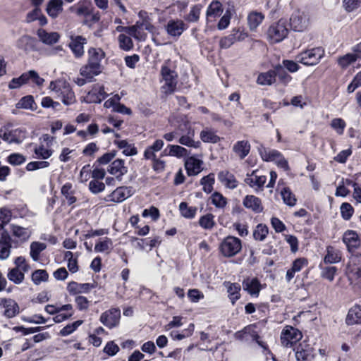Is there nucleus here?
I'll return each mask as SVG.
<instances>
[{
    "mask_svg": "<svg viewBox=\"0 0 361 361\" xmlns=\"http://www.w3.org/2000/svg\"><path fill=\"white\" fill-rule=\"evenodd\" d=\"M281 195L286 205L294 207L296 204L297 199L289 188H283L281 191Z\"/></svg>",
    "mask_w": 361,
    "mask_h": 361,
    "instance_id": "09e8293b",
    "label": "nucleus"
},
{
    "mask_svg": "<svg viewBox=\"0 0 361 361\" xmlns=\"http://www.w3.org/2000/svg\"><path fill=\"white\" fill-rule=\"evenodd\" d=\"M297 361H311L314 357V350L306 341L300 343L295 348Z\"/></svg>",
    "mask_w": 361,
    "mask_h": 361,
    "instance_id": "2eb2a0df",
    "label": "nucleus"
},
{
    "mask_svg": "<svg viewBox=\"0 0 361 361\" xmlns=\"http://www.w3.org/2000/svg\"><path fill=\"white\" fill-rule=\"evenodd\" d=\"M347 270L348 274L355 279L361 278V259L355 258L350 261L348 266Z\"/></svg>",
    "mask_w": 361,
    "mask_h": 361,
    "instance_id": "a19ab883",
    "label": "nucleus"
},
{
    "mask_svg": "<svg viewBox=\"0 0 361 361\" xmlns=\"http://www.w3.org/2000/svg\"><path fill=\"white\" fill-rule=\"evenodd\" d=\"M63 0H49L47 4L46 12L50 18L55 19L63 12Z\"/></svg>",
    "mask_w": 361,
    "mask_h": 361,
    "instance_id": "b1692460",
    "label": "nucleus"
},
{
    "mask_svg": "<svg viewBox=\"0 0 361 361\" xmlns=\"http://www.w3.org/2000/svg\"><path fill=\"white\" fill-rule=\"evenodd\" d=\"M108 172L114 176L116 178L121 180L122 176L128 172V169L125 166L124 161L118 159L109 166Z\"/></svg>",
    "mask_w": 361,
    "mask_h": 361,
    "instance_id": "aec40b11",
    "label": "nucleus"
},
{
    "mask_svg": "<svg viewBox=\"0 0 361 361\" xmlns=\"http://www.w3.org/2000/svg\"><path fill=\"white\" fill-rule=\"evenodd\" d=\"M49 89L56 94V97L61 99L64 105L69 106L76 102L75 93L68 82L61 80L51 81Z\"/></svg>",
    "mask_w": 361,
    "mask_h": 361,
    "instance_id": "f257e3e1",
    "label": "nucleus"
},
{
    "mask_svg": "<svg viewBox=\"0 0 361 361\" xmlns=\"http://www.w3.org/2000/svg\"><path fill=\"white\" fill-rule=\"evenodd\" d=\"M27 83H28V81H27V72H26V73H23L18 78H13L8 84V88L9 89H17Z\"/></svg>",
    "mask_w": 361,
    "mask_h": 361,
    "instance_id": "680f3d73",
    "label": "nucleus"
},
{
    "mask_svg": "<svg viewBox=\"0 0 361 361\" xmlns=\"http://www.w3.org/2000/svg\"><path fill=\"white\" fill-rule=\"evenodd\" d=\"M324 55V49L321 47H317L300 52L296 56L295 59L305 66H315L320 62Z\"/></svg>",
    "mask_w": 361,
    "mask_h": 361,
    "instance_id": "7ed1b4c3",
    "label": "nucleus"
},
{
    "mask_svg": "<svg viewBox=\"0 0 361 361\" xmlns=\"http://www.w3.org/2000/svg\"><path fill=\"white\" fill-rule=\"evenodd\" d=\"M47 248L46 244L40 242H32L30 244V255L35 262L39 259L40 253Z\"/></svg>",
    "mask_w": 361,
    "mask_h": 361,
    "instance_id": "c03bdc74",
    "label": "nucleus"
},
{
    "mask_svg": "<svg viewBox=\"0 0 361 361\" xmlns=\"http://www.w3.org/2000/svg\"><path fill=\"white\" fill-rule=\"evenodd\" d=\"M218 179L228 188L234 189L238 186V181L234 175L228 171H220L218 174Z\"/></svg>",
    "mask_w": 361,
    "mask_h": 361,
    "instance_id": "c85d7f7f",
    "label": "nucleus"
},
{
    "mask_svg": "<svg viewBox=\"0 0 361 361\" xmlns=\"http://www.w3.org/2000/svg\"><path fill=\"white\" fill-rule=\"evenodd\" d=\"M264 18L262 13L253 11L247 16V23L251 30H255L256 28L262 23Z\"/></svg>",
    "mask_w": 361,
    "mask_h": 361,
    "instance_id": "37998d69",
    "label": "nucleus"
},
{
    "mask_svg": "<svg viewBox=\"0 0 361 361\" xmlns=\"http://www.w3.org/2000/svg\"><path fill=\"white\" fill-rule=\"evenodd\" d=\"M48 278L49 274L44 269H37L32 274V281L35 285L47 281Z\"/></svg>",
    "mask_w": 361,
    "mask_h": 361,
    "instance_id": "13d9d810",
    "label": "nucleus"
},
{
    "mask_svg": "<svg viewBox=\"0 0 361 361\" xmlns=\"http://www.w3.org/2000/svg\"><path fill=\"white\" fill-rule=\"evenodd\" d=\"M112 248V240L108 237H104L98 240L94 246V252L109 253Z\"/></svg>",
    "mask_w": 361,
    "mask_h": 361,
    "instance_id": "4c0bfd02",
    "label": "nucleus"
},
{
    "mask_svg": "<svg viewBox=\"0 0 361 361\" xmlns=\"http://www.w3.org/2000/svg\"><path fill=\"white\" fill-rule=\"evenodd\" d=\"M214 183V174L209 173V175L204 176L200 180V184L202 185L203 190L209 194L213 190V185Z\"/></svg>",
    "mask_w": 361,
    "mask_h": 361,
    "instance_id": "4d7b16f0",
    "label": "nucleus"
},
{
    "mask_svg": "<svg viewBox=\"0 0 361 361\" xmlns=\"http://www.w3.org/2000/svg\"><path fill=\"white\" fill-rule=\"evenodd\" d=\"M274 72L276 79L278 78L284 85H287L292 80V77L287 73L281 65L276 66L274 69Z\"/></svg>",
    "mask_w": 361,
    "mask_h": 361,
    "instance_id": "de8ad7c7",
    "label": "nucleus"
},
{
    "mask_svg": "<svg viewBox=\"0 0 361 361\" xmlns=\"http://www.w3.org/2000/svg\"><path fill=\"white\" fill-rule=\"evenodd\" d=\"M250 336L252 340L255 341L259 345H261L259 339V336L257 334L256 331L253 330V328L250 326H247L243 329L241 331H238L235 334V338L238 339H248L247 336Z\"/></svg>",
    "mask_w": 361,
    "mask_h": 361,
    "instance_id": "79ce46f5",
    "label": "nucleus"
},
{
    "mask_svg": "<svg viewBox=\"0 0 361 361\" xmlns=\"http://www.w3.org/2000/svg\"><path fill=\"white\" fill-rule=\"evenodd\" d=\"M185 131L180 126L179 130L181 132V135L178 142L184 146L197 149L200 147L201 142L198 140H195V133L194 128L188 123H184Z\"/></svg>",
    "mask_w": 361,
    "mask_h": 361,
    "instance_id": "6e6552de",
    "label": "nucleus"
},
{
    "mask_svg": "<svg viewBox=\"0 0 361 361\" xmlns=\"http://www.w3.org/2000/svg\"><path fill=\"white\" fill-rule=\"evenodd\" d=\"M212 203L218 208H224L227 204L226 197L221 193L215 192L211 197Z\"/></svg>",
    "mask_w": 361,
    "mask_h": 361,
    "instance_id": "774afa93",
    "label": "nucleus"
},
{
    "mask_svg": "<svg viewBox=\"0 0 361 361\" xmlns=\"http://www.w3.org/2000/svg\"><path fill=\"white\" fill-rule=\"evenodd\" d=\"M168 155L171 157H176L177 158H182L189 154V152L185 147L176 145H169L167 148L164 149L162 155Z\"/></svg>",
    "mask_w": 361,
    "mask_h": 361,
    "instance_id": "2f4dec72",
    "label": "nucleus"
},
{
    "mask_svg": "<svg viewBox=\"0 0 361 361\" xmlns=\"http://www.w3.org/2000/svg\"><path fill=\"white\" fill-rule=\"evenodd\" d=\"M133 195L131 187H118L111 194L104 197L106 202H122Z\"/></svg>",
    "mask_w": 361,
    "mask_h": 361,
    "instance_id": "4468645a",
    "label": "nucleus"
},
{
    "mask_svg": "<svg viewBox=\"0 0 361 361\" xmlns=\"http://www.w3.org/2000/svg\"><path fill=\"white\" fill-rule=\"evenodd\" d=\"M232 14L233 13L231 9L228 8L226 11L224 16L221 18L217 24V27L219 30H222L228 27Z\"/></svg>",
    "mask_w": 361,
    "mask_h": 361,
    "instance_id": "69168bd1",
    "label": "nucleus"
},
{
    "mask_svg": "<svg viewBox=\"0 0 361 361\" xmlns=\"http://www.w3.org/2000/svg\"><path fill=\"white\" fill-rule=\"evenodd\" d=\"M266 181L267 177L260 174L258 170H254L251 173H247L245 178V183L255 192L263 190Z\"/></svg>",
    "mask_w": 361,
    "mask_h": 361,
    "instance_id": "ddd939ff",
    "label": "nucleus"
},
{
    "mask_svg": "<svg viewBox=\"0 0 361 361\" xmlns=\"http://www.w3.org/2000/svg\"><path fill=\"white\" fill-rule=\"evenodd\" d=\"M34 153L37 159H47L52 155L53 150L42 145L35 148Z\"/></svg>",
    "mask_w": 361,
    "mask_h": 361,
    "instance_id": "052dcab7",
    "label": "nucleus"
},
{
    "mask_svg": "<svg viewBox=\"0 0 361 361\" xmlns=\"http://www.w3.org/2000/svg\"><path fill=\"white\" fill-rule=\"evenodd\" d=\"M107 95L104 86L97 84L94 85L92 89L88 92L87 99L89 102L100 103Z\"/></svg>",
    "mask_w": 361,
    "mask_h": 361,
    "instance_id": "412c9836",
    "label": "nucleus"
},
{
    "mask_svg": "<svg viewBox=\"0 0 361 361\" xmlns=\"http://www.w3.org/2000/svg\"><path fill=\"white\" fill-rule=\"evenodd\" d=\"M341 260V252L331 245L326 247V255L324 258L325 264H335Z\"/></svg>",
    "mask_w": 361,
    "mask_h": 361,
    "instance_id": "72a5a7b5",
    "label": "nucleus"
},
{
    "mask_svg": "<svg viewBox=\"0 0 361 361\" xmlns=\"http://www.w3.org/2000/svg\"><path fill=\"white\" fill-rule=\"evenodd\" d=\"M342 4L347 13H351L360 8L361 0H343Z\"/></svg>",
    "mask_w": 361,
    "mask_h": 361,
    "instance_id": "338daca9",
    "label": "nucleus"
},
{
    "mask_svg": "<svg viewBox=\"0 0 361 361\" xmlns=\"http://www.w3.org/2000/svg\"><path fill=\"white\" fill-rule=\"evenodd\" d=\"M200 137L203 142L216 144L221 140V137L217 135L214 130L206 128L200 132Z\"/></svg>",
    "mask_w": 361,
    "mask_h": 361,
    "instance_id": "58836bf2",
    "label": "nucleus"
},
{
    "mask_svg": "<svg viewBox=\"0 0 361 361\" xmlns=\"http://www.w3.org/2000/svg\"><path fill=\"white\" fill-rule=\"evenodd\" d=\"M20 312L18 304L11 298H0V314L7 319H11Z\"/></svg>",
    "mask_w": 361,
    "mask_h": 361,
    "instance_id": "9d476101",
    "label": "nucleus"
},
{
    "mask_svg": "<svg viewBox=\"0 0 361 361\" xmlns=\"http://www.w3.org/2000/svg\"><path fill=\"white\" fill-rule=\"evenodd\" d=\"M180 214L186 219H193L197 211L196 207H190L186 202H181L179 204Z\"/></svg>",
    "mask_w": 361,
    "mask_h": 361,
    "instance_id": "8fccbe9b",
    "label": "nucleus"
},
{
    "mask_svg": "<svg viewBox=\"0 0 361 361\" xmlns=\"http://www.w3.org/2000/svg\"><path fill=\"white\" fill-rule=\"evenodd\" d=\"M105 57V53L101 48L92 47L88 50V63L102 68L101 62Z\"/></svg>",
    "mask_w": 361,
    "mask_h": 361,
    "instance_id": "7c9ffc66",
    "label": "nucleus"
},
{
    "mask_svg": "<svg viewBox=\"0 0 361 361\" xmlns=\"http://www.w3.org/2000/svg\"><path fill=\"white\" fill-rule=\"evenodd\" d=\"M10 125L0 128V137L8 144H20L27 137V131L23 128L9 129Z\"/></svg>",
    "mask_w": 361,
    "mask_h": 361,
    "instance_id": "20e7f679",
    "label": "nucleus"
},
{
    "mask_svg": "<svg viewBox=\"0 0 361 361\" xmlns=\"http://www.w3.org/2000/svg\"><path fill=\"white\" fill-rule=\"evenodd\" d=\"M243 288L250 295L258 297L262 285L257 278H247L243 281Z\"/></svg>",
    "mask_w": 361,
    "mask_h": 361,
    "instance_id": "a211bd4d",
    "label": "nucleus"
},
{
    "mask_svg": "<svg viewBox=\"0 0 361 361\" xmlns=\"http://www.w3.org/2000/svg\"><path fill=\"white\" fill-rule=\"evenodd\" d=\"M200 226L206 230H211L215 225L214 216L212 214H207L199 219Z\"/></svg>",
    "mask_w": 361,
    "mask_h": 361,
    "instance_id": "5fc2aeb1",
    "label": "nucleus"
},
{
    "mask_svg": "<svg viewBox=\"0 0 361 361\" xmlns=\"http://www.w3.org/2000/svg\"><path fill=\"white\" fill-rule=\"evenodd\" d=\"M343 242L346 245L348 251L353 255H361V236L355 231L347 230L343 235Z\"/></svg>",
    "mask_w": 361,
    "mask_h": 361,
    "instance_id": "0eeeda50",
    "label": "nucleus"
},
{
    "mask_svg": "<svg viewBox=\"0 0 361 361\" xmlns=\"http://www.w3.org/2000/svg\"><path fill=\"white\" fill-rule=\"evenodd\" d=\"M243 205L247 208L252 209L256 213L262 212L263 207L262 204L261 200L254 195H247L243 200Z\"/></svg>",
    "mask_w": 361,
    "mask_h": 361,
    "instance_id": "c756f323",
    "label": "nucleus"
},
{
    "mask_svg": "<svg viewBox=\"0 0 361 361\" xmlns=\"http://www.w3.org/2000/svg\"><path fill=\"white\" fill-rule=\"evenodd\" d=\"M11 228L13 235L22 240H27L30 236L27 228L13 224L11 226Z\"/></svg>",
    "mask_w": 361,
    "mask_h": 361,
    "instance_id": "864d4df0",
    "label": "nucleus"
},
{
    "mask_svg": "<svg viewBox=\"0 0 361 361\" xmlns=\"http://www.w3.org/2000/svg\"><path fill=\"white\" fill-rule=\"evenodd\" d=\"M164 142L161 139H157L151 145L147 147L144 152L145 159H154L157 157L156 152H159L164 147Z\"/></svg>",
    "mask_w": 361,
    "mask_h": 361,
    "instance_id": "c9c22d12",
    "label": "nucleus"
},
{
    "mask_svg": "<svg viewBox=\"0 0 361 361\" xmlns=\"http://www.w3.org/2000/svg\"><path fill=\"white\" fill-rule=\"evenodd\" d=\"M242 249L241 240L234 236L226 237L220 243V252L226 257L236 255Z\"/></svg>",
    "mask_w": 361,
    "mask_h": 361,
    "instance_id": "423d86ee",
    "label": "nucleus"
},
{
    "mask_svg": "<svg viewBox=\"0 0 361 361\" xmlns=\"http://www.w3.org/2000/svg\"><path fill=\"white\" fill-rule=\"evenodd\" d=\"M86 42V39L82 36L71 37V42L69 44V47L76 57H80L84 54L83 46Z\"/></svg>",
    "mask_w": 361,
    "mask_h": 361,
    "instance_id": "a878e982",
    "label": "nucleus"
},
{
    "mask_svg": "<svg viewBox=\"0 0 361 361\" xmlns=\"http://www.w3.org/2000/svg\"><path fill=\"white\" fill-rule=\"evenodd\" d=\"M269 233L268 227L264 224H258L253 232L256 240L263 241Z\"/></svg>",
    "mask_w": 361,
    "mask_h": 361,
    "instance_id": "bf43d9fd",
    "label": "nucleus"
},
{
    "mask_svg": "<svg viewBox=\"0 0 361 361\" xmlns=\"http://www.w3.org/2000/svg\"><path fill=\"white\" fill-rule=\"evenodd\" d=\"M96 287L94 283H79L75 281L70 282L67 286V290L71 295L88 293Z\"/></svg>",
    "mask_w": 361,
    "mask_h": 361,
    "instance_id": "dca6fc26",
    "label": "nucleus"
},
{
    "mask_svg": "<svg viewBox=\"0 0 361 361\" xmlns=\"http://www.w3.org/2000/svg\"><path fill=\"white\" fill-rule=\"evenodd\" d=\"M224 286L226 288L228 293V298L231 300L233 305L240 298V285L238 283H231L229 281H225Z\"/></svg>",
    "mask_w": 361,
    "mask_h": 361,
    "instance_id": "bb28decb",
    "label": "nucleus"
},
{
    "mask_svg": "<svg viewBox=\"0 0 361 361\" xmlns=\"http://www.w3.org/2000/svg\"><path fill=\"white\" fill-rule=\"evenodd\" d=\"M202 5L197 4L190 8L189 13L185 17V20L189 22H197L200 18Z\"/></svg>",
    "mask_w": 361,
    "mask_h": 361,
    "instance_id": "0e129e2a",
    "label": "nucleus"
},
{
    "mask_svg": "<svg viewBox=\"0 0 361 361\" xmlns=\"http://www.w3.org/2000/svg\"><path fill=\"white\" fill-rule=\"evenodd\" d=\"M170 61H165L161 68V75L164 85L161 86L163 92L166 94H172L176 89L178 83V75L176 72L170 68Z\"/></svg>",
    "mask_w": 361,
    "mask_h": 361,
    "instance_id": "f03ea898",
    "label": "nucleus"
},
{
    "mask_svg": "<svg viewBox=\"0 0 361 361\" xmlns=\"http://www.w3.org/2000/svg\"><path fill=\"white\" fill-rule=\"evenodd\" d=\"M203 161L193 157H189L185 162V168L189 176H196L202 170Z\"/></svg>",
    "mask_w": 361,
    "mask_h": 361,
    "instance_id": "4be33fe9",
    "label": "nucleus"
},
{
    "mask_svg": "<svg viewBox=\"0 0 361 361\" xmlns=\"http://www.w3.org/2000/svg\"><path fill=\"white\" fill-rule=\"evenodd\" d=\"M12 239L9 234L4 231L0 238V259L4 260L8 258L11 254Z\"/></svg>",
    "mask_w": 361,
    "mask_h": 361,
    "instance_id": "6ab92c4d",
    "label": "nucleus"
},
{
    "mask_svg": "<svg viewBox=\"0 0 361 361\" xmlns=\"http://www.w3.org/2000/svg\"><path fill=\"white\" fill-rule=\"evenodd\" d=\"M121 310L119 308H111L100 316V322L109 329H112L119 324Z\"/></svg>",
    "mask_w": 361,
    "mask_h": 361,
    "instance_id": "f8f14e48",
    "label": "nucleus"
},
{
    "mask_svg": "<svg viewBox=\"0 0 361 361\" xmlns=\"http://www.w3.org/2000/svg\"><path fill=\"white\" fill-rule=\"evenodd\" d=\"M37 35L39 40L47 45L56 44L60 39V35L57 32H49L42 28L37 30Z\"/></svg>",
    "mask_w": 361,
    "mask_h": 361,
    "instance_id": "5701e85b",
    "label": "nucleus"
},
{
    "mask_svg": "<svg viewBox=\"0 0 361 361\" xmlns=\"http://www.w3.org/2000/svg\"><path fill=\"white\" fill-rule=\"evenodd\" d=\"M7 277L9 281H12L15 284H20L25 279V273L18 270V269L12 268L8 270Z\"/></svg>",
    "mask_w": 361,
    "mask_h": 361,
    "instance_id": "3c124183",
    "label": "nucleus"
},
{
    "mask_svg": "<svg viewBox=\"0 0 361 361\" xmlns=\"http://www.w3.org/2000/svg\"><path fill=\"white\" fill-rule=\"evenodd\" d=\"M82 323V320H78L72 324H68L60 331L59 334L61 336H67L74 332Z\"/></svg>",
    "mask_w": 361,
    "mask_h": 361,
    "instance_id": "e2e57ef3",
    "label": "nucleus"
},
{
    "mask_svg": "<svg viewBox=\"0 0 361 361\" xmlns=\"http://www.w3.org/2000/svg\"><path fill=\"white\" fill-rule=\"evenodd\" d=\"M17 108L25 109L35 110L36 109V104L34 101L33 97L28 95L23 97L16 104Z\"/></svg>",
    "mask_w": 361,
    "mask_h": 361,
    "instance_id": "6e6d98bb",
    "label": "nucleus"
},
{
    "mask_svg": "<svg viewBox=\"0 0 361 361\" xmlns=\"http://www.w3.org/2000/svg\"><path fill=\"white\" fill-rule=\"evenodd\" d=\"M345 322L348 325L361 324V307L360 306L355 305L349 310Z\"/></svg>",
    "mask_w": 361,
    "mask_h": 361,
    "instance_id": "f704fd0d",
    "label": "nucleus"
},
{
    "mask_svg": "<svg viewBox=\"0 0 361 361\" xmlns=\"http://www.w3.org/2000/svg\"><path fill=\"white\" fill-rule=\"evenodd\" d=\"M223 13L222 4L219 1H213L207 9V20L208 23L215 21L216 18Z\"/></svg>",
    "mask_w": 361,
    "mask_h": 361,
    "instance_id": "393cba45",
    "label": "nucleus"
},
{
    "mask_svg": "<svg viewBox=\"0 0 361 361\" xmlns=\"http://www.w3.org/2000/svg\"><path fill=\"white\" fill-rule=\"evenodd\" d=\"M261 158L264 161H274V160L280 157L281 152L276 149L261 147L259 149Z\"/></svg>",
    "mask_w": 361,
    "mask_h": 361,
    "instance_id": "ea45409f",
    "label": "nucleus"
},
{
    "mask_svg": "<svg viewBox=\"0 0 361 361\" xmlns=\"http://www.w3.org/2000/svg\"><path fill=\"white\" fill-rule=\"evenodd\" d=\"M186 29V25L181 20H170L167 23L166 30L171 37H179Z\"/></svg>",
    "mask_w": 361,
    "mask_h": 361,
    "instance_id": "f3484780",
    "label": "nucleus"
},
{
    "mask_svg": "<svg viewBox=\"0 0 361 361\" xmlns=\"http://www.w3.org/2000/svg\"><path fill=\"white\" fill-rule=\"evenodd\" d=\"M114 144L121 149L126 156H133L137 154V148L133 144H130L125 140H116Z\"/></svg>",
    "mask_w": 361,
    "mask_h": 361,
    "instance_id": "e433bc0d",
    "label": "nucleus"
},
{
    "mask_svg": "<svg viewBox=\"0 0 361 361\" xmlns=\"http://www.w3.org/2000/svg\"><path fill=\"white\" fill-rule=\"evenodd\" d=\"M250 150V144L247 140H240L233 146V152L240 159L245 158Z\"/></svg>",
    "mask_w": 361,
    "mask_h": 361,
    "instance_id": "473e14b6",
    "label": "nucleus"
},
{
    "mask_svg": "<svg viewBox=\"0 0 361 361\" xmlns=\"http://www.w3.org/2000/svg\"><path fill=\"white\" fill-rule=\"evenodd\" d=\"M102 72V68L98 67L97 66H95L93 63H90L87 62V63L85 66H83L80 70V73L86 79L88 80V81H91V80L94 77L98 75Z\"/></svg>",
    "mask_w": 361,
    "mask_h": 361,
    "instance_id": "cd10ccee",
    "label": "nucleus"
},
{
    "mask_svg": "<svg viewBox=\"0 0 361 361\" xmlns=\"http://www.w3.org/2000/svg\"><path fill=\"white\" fill-rule=\"evenodd\" d=\"M275 82L276 75H274V70L260 73L257 80V82L261 85H270Z\"/></svg>",
    "mask_w": 361,
    "mask_h": 361,
    "instance_id": "a18cd8bd",
    "label": "nucleus"
},
{
    "mask_svg": "<svg viewBox=\"0 0 361 361\" xmlns=\"http://www.w3.org/2000/svg\"><path fill=\"white\" fill-rule=\"evenodd\" d=\"M288 34L287 22L280 19L278 22L270 25L267 31V37L271 43H278L283 40Z\"/></svg>",
    "mask_w": 361,
    "mask_h": 361,
    "instance_id": "39448f33",
    "label": "nucleus"
},
{
    "mask_svg": "<svg viewBox=\"0 0 361 361\" xmlns=\"http://www.w3.org/2000/svg\"><path fill=\"white\" fill-rule=\"evenodd\" d=\"M61 194L64 196L68 205H71L75 203L77 200L74 196V190H73V185L70 183L64 184L61 190Z\"/></svg>",
    "mask_w": 361,
    "mask_h": 361,
    "instance_id": "49530a36",
    "label": "nucleus"
},
{
    "mask_svg": "<svg viewBox=\"0 0 361 361\" xmlns=\"http://www.w3.org/2000/svg\"><path fill=\"white\" fill-rule=\"evenodd\" d=\"M290 25L295 32H303L309 25V18L304 11L295 10L290 16Z\"/></svg>",
    "mask_w": 361,
    "mask_h": 361,
    "instance_id": "1a4fd4ad",
    "label": "nucleus"
},
{
    "mask_svg": "<svg viewBox=\"0 0 361 361\" xmlns=\"http://www.w3.org/2000/svg\"><path fill=\"white\" fill-rule=\"evenodd\" d=\"M302 337V333L297 329L286 326L281 334V342L285 347H290Z\"/></svg>",
    "mask_w": 361,
    "mask_h": 361,
    "instance_id": "9b49d317",
    "label": "nucleus"
},
{
    "mask_svg": "<svg viewBox=\"0 0 361 361\" xmlns=\"http://www.w3.org/2000/svg\"><path fill=\"white\" fill-rule=\"evenodd\" d=\"M357 56L353 55L351 53H348L338 57L337 59V63L341 68L345 69L357 60L356 59Z\"/></svg>",
    "mask_w": 361,
    "mask_h": 361,
    "instance_id": "603ef678",
    "label": "nucleus"
}]
</instances>
